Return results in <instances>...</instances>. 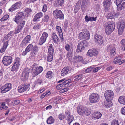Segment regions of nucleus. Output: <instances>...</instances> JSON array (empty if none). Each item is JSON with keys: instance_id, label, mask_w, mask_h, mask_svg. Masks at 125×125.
Returning a JSON list of instances; mask_svg holds the SVG:
<instances>
[{"instance_id": "c03bdc74", "label": "nucleus", "mask_w": 125, "mask_h": 125, "mask_svg": "<svg viewBox=\"0 0 125 125\" xmlns=\"http://www.w3.org/2000/svg\"><path fill=\"white\" fill-rule=\"evenodd\" d=\"M8 108V107L5 105V102H4L1 103L0 107V109L1 110H6Z\"/></svg>"}, {"instance_id": "4be33fe9", "label": "nucleus", "mask_w": 125, "mask_h": 125, "mask_svg": "<svg viewBox=\"0 0 125 125\" xmlns=\"http://www.w3.org/2000/svg\"><path fill=\"white\" fill-rule=\"evenodd\" d=\"M98 53V52L97 51L96 49H90L88 50L87 55L88 56L91 57L96 55Z\"/></svg>"}, {"instance_id": "7c9ffc66", "label": "nucleus", "mask_w": 125, "mask_h": 125, "mask_svg": "<svg viewBox=\"0 0 125 125\" xmlns=\"http://www.w3.org/2000/svg\"><path fill=\"white\" fill-rule=\"evenodd\" d=\"M43 16L42 13L40 12L37 13L34 17L33 21L35 22L38 19L41 17Z\"/></svg>"}, {"instance_id": "4d7b16f0", "label": "nucleus", "mask_w": 125, "mask_h": 125, "mask_svg": "<svg viewBox=\"0 0 125 125\" xmlns=\"http://www.w3.org/2000/svg\"><path fill=\"white\" fill-rule=\"evenodd\" d=\"M38 51V48L37 46L35 45L33 47V52L35 54Z\"/></svg>"}, {"instance_id": "8fccbe9b", "label": "nucleus", "mask_w": 125, "mask_h": 125, "mask_svg": "<svg viewBox=\"0 0 125 125\" xmlns=\"http://www.w3.org/2000/svg\"><path fill=\"white\" fill-rule=\"evenodd\" d=\"M86 3L85 0H83L82 2V5H81V9L83 11H84V9H85L86 6Z\"/></svg>"}, {"instance_id": "bb28decb", "label": "nucleus", "mask_w": 125, "mask_h": 125, "mask_svg": "<svg viewBox=\"0 0 125 125\" xmlns=\"http://www.w3.org/2000/svg\"><path fill=\"white\" fill-rule=\"evenodd\" d=\"M78 113L80 115H82L84 114L85 110L82 106H79L77 108Z\"/></svg>"}, {"instance_id": "6ab92c4d", "label": "nucleus", "mask_w": 125, "mask_h": 125, "mask_svg": "<svg viewBox=\"0 0 125 125\" xmlns=\"http://www.w3.org/2000/svg\"><path fill=\"white\" fill-rule=\"evenodd\" d=\"M30 39L31 36L29 35H27L22 41L21 44V45L23 47H25L27 44L30 43Z\"/></svg>"}, {"instance_id": "5fc2aeb1", "label": "nucleus", "mask_w": 125, "mask_h": 125, "mask_svg": "<svg viewBox=\"0 0 125 125\" xmlns=\"http://www.w3.org/2000/svg\"><path fill=\"white\" fill-rule=\"evenodd\" d=\"M20 102V101L17 100H13L12 101V104L14 106L18 104Z\"/></svg>"}, {"instance_id": "39448f33", "label": "nucleus", "mask_w": 125, "mask_h": 125, "mask_svg": "<svg viewBox=\"0 0 125 125\" xmlns=\"http://www.w3.org/2000/svg\"><path fill=\"white\" fill-rule=\"evenodd\" d=\"M24 15V13L23 12H19L17 13L16 16L13 18V20L17 24L20 23L21 21H23L22 20V19Z\"/></svg>"}, {"instance_id": "c85d7f7f", "label": "nucleus", "mask_w": 125, "mask_h": 125, "mask_svg": "<svg viewBox=\"0 0 125 125\" xmlns=\"http://www.w3.org/2000/svg\"><path fill=\"white\" fill-rule=\"evenodd\" d=\"M102 116V114L99 112H96L93 113V117L96 119H99Z\"/></svg>"}, {"instance_id": "4c0bfd02", "label": "nucleus", "mask_w": 125, "mask_h": 125, "mask_svg": "<svg viewBox=\"0 0 125 125\" xmlns=\"http://www.w3.org/2000/svg\"><path fill=\"white\" fill-rule=\"evenodd\" d=\"M51 94V92L49 91H47L46 92L43 94L40 97V98L41 99H42L44 98L45 96H48Z\"/></svg>"}, {"instance_id": "c9c22d12", "label": "nucleus", "mask_w": 125, "mask_h": 125, "mask_svg": "<svg viewBox=\"0 0 125 125\" xmlns=\"http://www.w3.org/2000/svg\"><path fill=\"white\" fill-rule=\"evenodd\" d=\"M53 46L51 44H50L48 46L49 54H53L54 50L52 47Z\"/></svg>"}, {"instance_id": "e2e57ef3", "label": "nucleus", "mask_w": 125, "mask_h": 125, "mask_svg": "<svg viewBox=\"0 0 125 125\" xmlns=\"http://www.w3.org/2000/svg\"><path fill=\"white\" fill-rule=\"evenodd\" d=\"M49 19V16L47 15H46L44 16V18L43 19V20L44 22H47L48 21Z\"/></svg>"}, {"instance_id": "ddd939ff", "label": "nucleus", "mask_w": 125, "mask_h": 125, "mask_svg": "<svg viewBox=\"0 0 125 125\" xmlns=\"http://www.w3.org/2000/svg\"><path fill=\"white\" fill-rule=\"evenodd\" d=\"M29 70L28 68L24 69L22 72V75L21 78L22 80H26L28 78L29 75Z\"/></svg>"}, {"instance_id": "6e6d98bb", "label": "nucleus", "mask_w": 125, "mask_h": 125, "mask_svg": "<svg viewBox=\"0 0 125 125\" xmlns=\"http://www.w3.org/2000/svg\"><path fill=\"white\" fill-rule=\"evenodd\" d=\"M125 0H116V1L115 2L117 6L121 4L125 1Z\"/></svg>"}, {"instance_id": "09e8293b", "label": "nucleus", "mask_w": 125, "mask_h": 125, "mask_svg": "<svg viewBox=\"0 0 125 125\" xmlns=\"http://www.w3.org/2000/svg\"><path fill=\"white\" fill-rule=\"evenodd\" d=\"M103 104L104 107H110L111 106L112 104H111L110 101H108L107 102H104L103 103Z\"/></svg>"}, {"instance_id": "20e7f679", "label": "nucleus", "mask_w": 125, "mask_h": 125, "mask_svg": "<svg viewBox=\"0 0 125 125\" xmlns=\"http://www.w3.org/2000/svg\"><path fill=\"white\" fill-rule=\"evenodd\" d=\"M12 58L10 56H5L4 57L2 60L3 64L5 66H7L10 64L12 62Z\"/></svg>"}, {"instance_id": "ea45409f", "label": "nucleus", "mask_w": 125, "mask_h": 125, "mask_svg": "<svg viewBox=\"0 0 125 125\" xmlns=\"http://www.w3.org/2000/svg\"><path fill=\"white\" fill-rule=\"evenodd\" d=\"M73 119L74 117L71 115L67 116V120L68 121V123L69 125L73 120Z\"/></svg>"}, {"instance_id": "680f3d73", "label": "nucleus", "mask_w": 125, "mask_h": 125, "mask_svg": "<svg viewBox=\"0 0 125 125\" xmlns=\"http://www.w3.org/2000/svg\"><path fill=\"white\" fill-rule=\"evenodd\" d=\"M40 26L39 24H37L34 25L33 27V29L35 30H37L40 28Z\"/></svg>"}, {"instance_id": "58836bf2", "label": "nucleus", "mask_w": 125, "mask_h": 125, "mask_svg": "<svg viewBox=\"0 0 125 125\" xmlns=\"http://www.w3.org/2000/svg\"><path fill=\"white\" fill-rule=\"evenodd\" d=\"M54 121V119L52 116H50L47 120V122L48 124H51L53 123Z\"/></svg>"}, {"instance_id": "052dcab7", "label": "nucleus", "mask_w": 125, "mask_h": 125, "mask_svg": "<svg viewBox=\"0 0 125 125\" xmlns=\"http://www.w3.org/2000/svg\"><path fill=\"white\" fill-rule=\"evenodd\" d=\"M47 6L46 4H44L43 6L42 11L43 12H45L47 11Z\"/></svg>"}, {"instance_id": "338daca9", "label": "nucleus", "mask_w": 125, "mask_h": 125, "mask_svg": "<svg viewBox=\"0 0 125 125\" xmlns=\"http://www.w3.org/2000/svg\"><path fill=\"white\" fill-rule=\"evenodd\" d=\"M91 112V109L90 108H88L86 109V115L88 116L90 115Z\"/></svg>"}, {"instance_id": "c756f323", "label": "nucleus", "mask_w": 125, "mask_h": 125, "mask_svg": "<svg viewBox=\"0 0 125 125\" xmlns=\"http://www.w3.org/2000/svg\"><path fill=\"white\" fill-rule=\"evenodd\" d=\"M65 48L67 52H72L73 51V48L70 44H66L65 47Z\"/></svg>"}, {"instance_id": "6e6552de", "label": "nucleus", "mask_w": 125, "mask_h": 125, "mask_svg": "<svg viewBox=\"0 0 125 125\" xmlns=\"http://www.w3.org/2000/svg\"><path fill=\"white\" fill-rule=\"evenodd\" d=\"M86 46V41L83 40L80 42L77 46L76 51L79 52L83 51L85 49Z\"/></svg>"}, {"instance_id": "2eb2a0df", "label": "nucleus", "mask_w": 125, "mask_h": 125, "mask_svg": "<svg viewBox=\"0 0 125 125\" xmlns=\"http://www.w3.org/2000/svg\"><path fill=\"white\" fill-rule=\"evenodd\" d=\"M107 51L110 52L111 56H114L115 55L116 53V50L112 45H110L107 46Z\"/></svg>"}, {"instance_id": "aec40b11", "label": "nucleus", "mask_w": 125, "mask_h": 125, "mask_svg": "<svg viewBox=\"0 0 125 125\" xmlns=\"http://www.w3.org/2000/svg\"><path fill=\"white\" fill-rule=\"evenodd\" d=\"M94 40L95 43L98 44H101L103 43L102 37L100 35H96L94 37Z\"/></svg>"}, {"instance_id": "a878e982", "label": "nucleus", "mask_w": 125, "mask_h": 125, "mask_svg": "<svg viewBox=\"0 0 125 125\" xmlns=\"http://www.w3.org/2000/svg\"><path fill=\"white\" fill-rule=\"evenodd\" d=\"M20 3L17 2L15 4L12 5L11 8L9 9V12H13L15 10L18 8L20 6Z\"/></svg>"}, {"instance_id": "f8f14e48", "label": "nucleus", "mask_w": 125, "mask_h": 125, "mask_svg": "<svg viewBox=\"0 0 125 125\" xmlns=\"http://www.w3.org/2000/svg\"><path fill=\"white\" fill-rule=\"evenodd\" d=\"M114 94L113 91L110 90L106 91L104 93L105 98L107 100H111L113 97Z\"/></svg>"}, {"instance_id": "0eeeda50", "label": "nucleus", "mask_w": 125, "mask_h": 125, "mask_svg": "<svg viewBox=\"0 0 125 125\" xmlns=\"http://www.w3.org/2000/svg\"><path fill=\"white\" fill-rule=\"evenodd\" d=\"M125 21L124 20H122L119 22L117 27L118 33L119 35H121L123 33L125 28Z\"/></svg>"}, {"instance_id": "f03ea898", "label": "nucleus", "mask_w": 125, "mask_h": 125, "mask_svg": "<svg viewBox=\"0 0 125 125\" xmlns=\"http://www.w3.org/2000/svg\"><path fill=\"white\" fill-rule=\"evenodd\" d=\"M33 75L34 76H35L40 73L43 70L42 67L34 63L32 66Z\"/></svg>"}, {"instance_id": "3c124183", "label": "nucleus", "mask_w": 125, "mask_h": 125, "mask_svg": "<svg viewBox=\"0 0 125 125\" xmlns=\"http://www.w3.org/2000/svg\"><path fill=\"white\" fill-rule=\"evenodd\" d=\"M9 40L6 39L4 40V38L3 39V42H4V44L3 47H4L6 48H7L8 46V42Z\"/></svg>"}, {"instance_id": "7ed1b4c3", "label": "nucleus", "mask_w": 125, "mask_h": 125, "mask_svg": "<svg viewBox=\"0 0 125 125\" xmlns=\"http://www.w3.org/2000/svg\"><path fill=\"white\" fill-rule=\"evenodd\" d=\"M53 14L54 17L56 19H59L62 20L64 19V15L62 12L60 10L56 9L53 12Z\"/></svg>"}, {"instance_id": "37998d69", "label": "nucleus", "mask_w": 125, "mask_h": 125, "mask_svg": "<svg viewBox=\"0 0 125 125\" xmlns=\"http://www.w3.org/2000/svg\"><path fill=\"white\" fill-rule=\"evenodd\" d=\"M43 81L42 79L39 78L36 80L34 82L35 85L41 84L42 83Z\"/></svg>"}, {"instance_id": "774afa93", "label": "nucleus", "mask_w": 125, "mask_h": 125, "mask_svg": "<svg viewBox=\"0 0 125 125\" xmlns=\"http://www.w3.org/2000/svg\"><path fill=\"white\" fill-rule=\"evenodd\" d=\"M121 113L123 115H125V106L121 109Z\"/></svg>"}, {"instance_id": "a211bd4d", "label": "nucleus", "mask_w": 125, "mask_h": 125, "mask_svg": "<svg viewBox=\"0 0 125 125\" xmlns=\"http://www.w3.org/2000/svg\"><path fill=\"white\" fill-rule=\"evenodd\" d=\"M20 66L19 62L17 60L14 61V64L11 68V70L12 72H17Z\"/></svg>"}, {"instance_id": "393cba45", "label": "nucleus", "mask_w": 125, "mask_h": 125, "mask_svg": "<svg viewBox=\"0 0 125 125\" xmlns=\"http://www.w3.org/2000/svg\"><path fill=\"white\" fill-rule=\"evenodd\" d=\"M56 31L58 32L61 42H62L63 40V37L61 27L59 26H57L56 27Z\"/></svg>"}, {"instance_id": "864d4df0", "label": "nucleus", "mask_w": 125, "mask_h": 125, "mask_svg": "<svg viewBox=\"0 0 125 125\" xmlns=\"http://www.w3.org/2000/svg\"><path fill=\"white\" fill-rule=\"evenodd\" d=\"M53 54H48L47 57V60L48 61L51 62L53 58Z\"/></svg>"}, {"instance_id": "0e129e2a", "label": "nucleus", "mask_w": 125, "mask_h": 125, "mask_svg": "<svg viewBox=\"0 0 125 125\" xmlns=\"http://www.w3.org/2000/svg\"><path fill=\"white\" fill-rule=\"evenodd\" d=\"M63 86V85L61 83L58 85L56 87V88L57 89L60 90L61 89Z\"/></svg>"}, {"instance_id": "f3484780", "label": "nucleus", "mask_w": 125, "mask_h": 125, "mask_svg": "<svg viewBox=\"0 0 125 125\" xmlns=\"http://www.w3.org/2000/svg\"><path fill=\"white\" fill-rule=\"evenodd\" d=\"M120 13L119 12H115L113 11L108 13L106 16L107 18L113 19L117 18L119 15Z\"/></svg>"}, {"instance_id": "a18cd8bd", "label": "nucleus", "mask_w": 125, "mask_h": 125, "mask_svg": "<svg viewBox=\"0 0 125 125\" xmlns=\"http://www.w3.org/2000/svg\"><path fill=\"white\" fill-rule=\"evenodd\" d=\"M64 0H57L56 2L57 5L58 6H62L63 4Z\"/></svg>"}, {"instance_id": "cd10ccee", "label": "nucleus", "mask_w": 125, "mask_h": 125, "mask_svg": "<svg viewBox=\"0 0 125 125\" xmlns=\"http://www.w3.org/2000/svg\"><path fill=\"white\" fill-rule=\"evenodd\" d=\"M111 4V0H104L103 6L105 9H108Z\"/></svg>"}, {"instance_id": "bf43d9fd", "label": "nucleus", "mask_w": 125, "mask_h": 125, "mask_svg": "<svg viewBox=\"0 0 125 125\" xmlns=\"http://www.w3.org/2000/svg\"><path fill=\"white\" fill-rule=\"evenodd\" d=\"M82 77V75L80 74L75 76V79L74 80H78L80 79Z\"/></svg>"}, {"instance_id": "9b49d317", "label": "nucleus", "mask_w": 125, "mask_h": 125, "mask_svg": "<svg viewBox=\"0 0 125 125\" xmlns=\"http://www.w3.org/2000/svg\"><path fill=\"white\" fill-rule=\"evenodd\" d=\"M48 36V33L46 32H44L39 39V44L42 45L45 42Z\"/></svg>"}, {"instance_id": "72a5a7b5", "label": "nucleus", "mask_w": 125, "mask_h": 125, "mask_svg": "<svg viewBox=\"0 0 125 125\" xmlns=\"http://www.w3.org/2000/svg\"><path fill=\"white\" fill-rule=\"evenodd\" d=\"M86 37V32L84 31L81 32L80 33L79 35V38L81 40L83 39H85L84 40H85Z\"/></svg>"}, {"instance_id": "412c9836", "label": "nucleus", "mask_w": 125, "mask_h": 125, "mask_svg": "<svg viewBox=\"0 0 125 125\" xmlns=\"http://www.w3.org/2000/svg\"><path fill=\"white\" fill-rule=\"evenodd\" d=\"M121 57L120 56L115 57L113 61V63L114 64H116L119 63V65H121L123 63L125 62V60L121 61Z\"/></svg>"}, {"instance_id": "9d476101", "label": "nucleus", "mask_w": 125, "mask_h": 125, "mask_svg": "<svg viewBox=\"0 0 125 125\" xmlns=\"http://www.w3.org/2000/svg\"><path fill=\"white\" fill-rule=\"evenodd\" d=\"M12 88V84L10 83H7L2 86L1 88V92L5 93L10 90Z\"/></svg>"}, {"instance_id": "13d9d810", "label": "nucleus", "mask_w": 125, "mask_h": 125, "mask_svg": "<svg viewBox=\"0 0 125 125\" xmlns=\"http://www.w3.org/2000/svg\"><path fill=\"white\" fill-rule=\"evenodd\" d=\"M112 125H119L118 121L117 120H114L111 123Z\"/></svg>"}, {"instance_id": "473e14b6", "label": "nucleus", "mask_w": 125, "mask_h": 125, "mask_svg": "<svg viewBox=\"0 0 125 125\" xmlns=\"http://www.w3.org/2000/svg\"><path fill=\"white\" fill-rule=\"evenodd\" d=\"M24 14L26 16H30L32 12L31 9L29 8L26 9L24 11Z\"/></svg>"}, {"instance_id": "4468645a", "label": "nucleus", "mask_w": 125, "mask_h": 125, "mask_svg": "<svg viewBox=\"0 0 125 125\" xmlns=\"http://www.w3.org/2000/svg\"><path fill=\"white\" fill-rule=\"evenodd\" d=\"M25 21H20L19 24L15 29V31L16 33H18L21 31L23 28L25 24Z\"/></svg>"}, {"instance_id": "79ce46f5", "label": "nucleus", "mask_w": 125, "mask_h": 125, "mask_svg": "<svg viewBox=\"0 0 125 125\" xmlns=\"http://www.w3.org/2000/svg\"><path fill=\"white\" fill-rule=\"evenodd\" d=\"M53 73L51 71H48L46 75V77L47 78L49 79H51L52 78Z\"/></svg>"}, {"instance_id": "dca6fc26", "label": "nucleus", "mask_w": 125, "mask_h": 125, "mask_svg": "<svg viewBox=\"0 0 125 125\" xmlns=\"http://www.w3.org/2000/svg\"><path fill=\"white\" fill-rule=\"evenodd\" d=\"M71 68L70 67H65L64 68L61 70V76H64L70 73Z\"/></svg>"}, {"instance_id": "69168bd1", "label": "nucleus", "mask_w": 125, "mask_h": 125, "mask_svg": "<svg viewBox=\"0 0 125 125\" xmlns=\"http://www.w3.org/2000/svg\"><path fill=\"white\" fill-rule=\"evenodd\" d=\"M71 81L70 79H68L62 82V85H66L70 83Z\"/></svg>"}, {"instance_id": "423d86ee", "label": "nucleus", "mask_w": 125, "mask_h": 125, "mask_svg": "<svg viewBox=\"0 0 125 125\" xmlns=\"http://www.w3.org/2000/svg\"><path fill=\"white\" fill-rule=\"evenodd\" d=\"M89 99L91 102L95 103L99 100V96L97 93H93L89 96Z\"/></svg>"}, {"instance_id": "49530a36", "label": "nucleus", "mask_w": 125, "mask_h": 125, "mask_svg": "<svg viewBox=\"0 0 125 125\" xmlns=\"http://www.w3.org/2000/svg\"><path fill=\"white\" fill-rule=\"evenodd\" d=\"M33 46L32 44H29L26 47L25 49L27 51L29 52L30 51L32 50Z\"/></svg>"}, {"instance_id": "e433bc0d", "label": "nucleus", "mask_w": 125, "mask_h": 125, "mask_svg": "<svg viewBox=\"0 0 125 125\" xmlns=\"http://www.w3.org/2000/svg\"><path fill=\"white\" fill-rule=\"evenodd\" d=\"M117 9L119 11H121L122 9L125 7V2H123L117 6Z\"/></svg>"}, {"instance_id": "2f4dec72", "label": "nucleus", "mask_w": 125, "mask_h": 125, "mask_svg": "<svg viewBox=\"0 0 125 125\" xmlns=\"http://www.w3.org/2000/svg\"><path fill=\"white\" fill-rule=\"evenodd\" d=\"M74 59L79 62H81L84 64L86 63L85 62L83 61V58L81 56L79 55L76 56L74 57Z\"/></svg>"}, {"instance_id": "f704fd0d", "label": "nucleus", "mask_w": 125, "mask_h": 125, "mask_svg": "<svg viewBox=\"0 0 125 125\" xmlns=\"http://www.w3.org/2000/svg\"><path fill=\"white\" fill-rule=\"evenodd\" d=\"M118 101L121 104L125 105V96H120L118 99Z\"/></svg>"}, {"instance_id": "a19ab883", "label": "nucleus", "mask_w": 125, "mask_h": 125, "mask_svg": "<svg viewBox=\"0 0 125 125\" xmlns=\"http://www.w3.org/2000/svg\"><path fill=\"white\" fill-rule=\"evenodd\" d=\"M97 17H88L86 15V21H95L96 20Z\"/></svg>"}, {"instance_id": "1a4fd4ad", "label": "nucleus", "mask_w": 125, "mask_h": 125, "mask_svg": "<svg viewBox=\"0 0 125 125\" xmlns=\"http://www.w3.org/2000/svg\"><path fill=\"white\" fill-rule=\"evenodd\" d=\"M30 84L28 83L19 85L18 88V91L19 93L23 92L27 90L29 87Z\"/></svg>"}, {"instance_id": "f257e3e1", "label": "nucleus", "mask_w": 125, "mask_h": 125, "mask_svg": "<svg viewBox=\"0 0 125 125\" xmlns=\"http://www.w3.org/2000/svg\"><path fill=\"white\" fill-rule=\"evenodd\" d=\"M105 28V31L106 34H110L115 28V25L113 22H107L104 25Z\"/></svg>"}, {"instance_id": "603ef678", "label": "nucleus", "mask_w": 125, "mask_h": 125, "mask_svg": "<svg viewBox=\"0 0 125 125\" xmlns=\"http://www.w3.org/2000/svg\"><path fill=\"white\" fill-rule=\"evenodd\" d=\"M9 15L6 14L3 16L1 19V21L2 22L6 20L9 18Z\"/></svg>"}, {"instance_id": "b1692460", "label": "nucleus", "mask_w": 125, "mask_h": 125, "mask_svg": "<svg viewBox=\"0 0 125 125\" xmlns=\"http://www.w3.org/2000/svg\"><path fill=\"white\" fill-rule=\"evenodd\" d=\"M16 34V32L14 31H10L4 37V40L6 39L9 40L11 38H13V37L14 36V35Z\"/></svg>"}, {"instance_id": "de8ad7c7", "label": "nucleus", "mask_w": 125, "mask_h": 125, "mask_svg": "<svg viewBox=\"0 0 125 125\" xmlns=\"http://www.w3.org/2000/svg\"><path fill=\"white\" fill-rule=\"evenodd\" d=\"M72 52H67V57L68 60L69 61H71L72 58Z\"/></svg>"}, {"instance_id": "5701e85b", "label": "nucleus", "mask_w": 125, "mask_h": 125, "mask_svg": "<svg viewBox=\"0 0 125 125\" xmlns=\"http://www.w3.org/2000/svg\"><path fill=\"white\" fill-rule=\"evenodd\" d=\"M51 37L52 40L55 43L57 44L60 41V40L55 33L54 32L52 33Z\"/></svg>"}]
</instances>
